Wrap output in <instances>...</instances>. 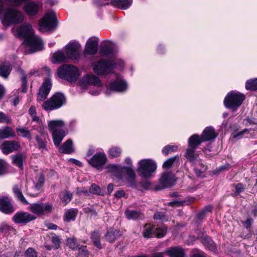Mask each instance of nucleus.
<instances>
[{
  "instance_id": "13",
  "label": "nucleus",
  "mask_w": 257,
  "mask_h": 257,
  "mask_svg": "<svg viewBox=\"0 0 257 257\" xmlns=\"http://www.w3.org/2000/svg\"><path fill=\"white\" fill-rule=\"evenodd\" d=\"M52 87V83L48 79H46L39 89L37 96V100L43 101L47 97Z\"/></svg>"
},
{
  "instance_id": "48",
  "label": "nucleus",
  "mask_w": 257,
  "mask_h": 257,
  "mask_svg": "<svg viewBox=\"0 0 257 257\" xmlns=\"http://www.w3.org/2000/svg\"><path fill=\"white\" fill-rule=\"evenodd\" d=\"M167 230V227L164 226L157 227L155 228V234L158 238H162L166 235Z\"/></svg>"
},
{
  "instance_id": "25",
  "label": "nucleus",
  "mask_w": 257,
  "mask_h": 257,
  "mask_svg": "<svg viewBox=\"0 0 257 257\" xmlns=\"http://www.w3.org/2000/svg\"><path fill=\"white\" fill-rule=\"evenodd\" d=\"M52 136L54 145L59 147L62 141L66 136V132L63 130L52 133Z\"/></svg>"
},
{
  "instance_id": "26",
  "label": "nucleus",
  "mask_w": 257,
  "mask_h": 257,
  "mask_svg": "<svg viewBox=\"0 0 257 257\" xmlns=\"http://www.w3.org/2000/svg\"><path fill=\"white\" fill-rule=\"evenodd\" d=\"M122 171L125 173L128 176L127 181L129 185L131 187H134L136 183V174L134 171L130 167H124L122 169Z\"/></svg>"
},
{
  "instance_id": "1",
  "label": "nucleus",
  "mask_w": 257,
  "mask_h": 257,
  "mask_svg": "<svg viewBox=\"0 0 257 257\" xmlns=\"http://www.w3.org/2000/svg\"><path fill=\"white\" fill-rule=\"evenodd\" d=\"M18 35L25 39V43L29 48L30 53L41 51L43 48V41L37 35L34 34L32 26L24 24L17 29Z\"/></svg>"
},
{
  "instance_id": "45",
  "label": "nucleus",
  "mask_w": 257,
  "mask_h": 257,
  "mask_svg": "<svg viewBox=\"0 0 257 257\" xmlns=\"http://www.w3.org/2000/svg\"><path fill=\"white\" fill-rule=\"evenodd\" d=\"M245 88L247 90H257V78L247 80L245 84Z\"/></svg>"
},
{
  "instance_id": "27",
  "label": "nucleus",
  "mask_w": 257,
  "mask_h": 257,
  "mask_svg": "<svg viewBox=\"0 0 257 257\" xmlns=\"http://www.w3.org/2000/svg\"><path fill=\"white\" fill-rule=\"evenodd\" d=\"M15 136V132L10 126H7L0 128V139H7Z\"/></svg>"
},
{
  "instance_id": "19",
  "label": "nucleus",
  "mask_w": 257,
  "mask_h": 257,
  "mask_svg": "<svg viewBox=\"0 0 257 257\" xmlns=\"http://www.w3.org/2000/svg\"><path fill=\"white\" fill-rule=\"evenodd\" d=\"M41 7L40 4L31 2L24 6V10L28 16H34L37 14Z\"/></svg>"
},
{
  "instance_id": "57",
  "label": "nucleus",
  "mask_w": 257,
  "mask_h": 257,
  "mask_svg": "<svg viewBox=\"0 0 257 257\" xmlns=\"http://www.w3.org/2000/svg\"><path fill=\"white\" fill-rule=\"evenodd\" d=\"M212 207L211 206H205L204 209L198 214V218L202 219L205 216V214L207 212L211 211Z\"/></svg>"
},
{
  "instance_id": "38",
  "label": "nucleus",
  "mask_w": 257,
  "mask_h": 257,
  "mask_svg": "<svg viewBox=\"0 0 257 257\" xmlns=\"http://www.w3.org/2000/svg\"><path fill=\"white\" fill-rule=\"evenodd\" d=\"M53 205L49 202H41V215H44L51 213L53 210Z\"/></svg>"
},
{
  "instance_id": "60",
  "label": "nucleus",
  "mask_w": 257,
  "mask_h": 257,
  "mask_svg": "<svg viewBox=\"0 0 257 257\" xmlns=\"http://www.w3.org/2000/svg\"><path fill=\"white\" fill-rule=\"evenodd\" d=\"M27 257H37L36 251L32 248H29L26 251Z\"/></svg>"
},
{
  "instance_id": "22",
  "label": "nucleus",
  "mask_w": 257,
  "mask_h": 257,
  "mask_svg": "<svg viewBox=\"0 0 257 257\" xmlns=\"http://www.w3.org/2000/svg\"><path fill=\"white\" fill-rule=\"evenodd\" d=\"M65 125V122L61 119H55L50 120L48 123V126L49 131L51 132H55L62 130L61 128Z\"/></svg>"
},
{
  "instance_id": "42",
  "label": "nucleus",
  "mask_w": 257,
  "mask_h": 257,
  "mask_svg": "<svg viewBox=\"0 0 257 257\" xmlns=\"http://www.w3.org/2000/svg\"><path fill=\"white\" fill-rule=\"evenodd\" d=\"M16 132L19 136L28 139L31 138V132L27 127H17Z\"/></svg>"
},
{
  "instance_id": "17",
  "label": "nucleus",
  "mask_w": 257,
  "mask_h": 257,
  "mask_svg": "<svg viewBox=\"0 0 257 257\" xmlns=\"http://www.w3.org/2000/svg\"><path fill=\"white\" fill-rule=\"evenodd\" d=\"M98 39L96 37H91L87 41L85 52L89 54L93 55L98 50Z\"/></svg>"
},
{
  "instance_id": "52",
  "label": "nucleus",
  "mask_w": 257,
  "mask_h": 257,
  "mask_svg": "<svg viewBox=\"0 0 257 257\" xmlns=\"http://www.w3.org/2000/svg\"><path fill=\"white\" fill-rule=\"evenodd\" d=\"M178 147L177 146L168 145L163 148L162 153L164 155H167L171 152L176 151Z\"/></svg>"
},
{
  "instance_id": "35",
  "label": "nucleus",
  "mask_w": 257,
  "mask_h": 257,
  "mask_svg": "<svg viewBox=\"0 0 257 257\" xmlns=\"http://www.w3.org/2000/svg\"><path fill=\"white\" fill-rule=\"evenodd\" d=\"M13 192L15 195L16 196L18 199L20 201H21L24 204H29V202L25 199L21 189L19 188V186L17 185L14 186L13 188Z\"/></svg>"
},
{
  "instance_id": "4",
  "label": "nucleus",
  "mask_w": 257,
  "mask_h": 257,
  "mask_svg": "<svg viewBox=\"0 0 257 257\" xmlns=\"http://www.w3.org/2000/svg\"><path fill=\"white\" fill-rule=\"evenodd\" d=\"M59 77L69 82L75 81L79 75L77 68L71 65L65 64L60 67L57 70Z\"/></svg>"
},
{
  "instance_id": "31",
  "label": "nucleus",
  "mask_w": 257,
  "mask_h": 257,
  "mask_svg": "<svg viewBox=\"0 0 257 257\" xmlns=\"http://www.w3.org/2000/svg\"><path fill=\"white\" fill-rule=\"evenodd\" d=\"M195 199L192 197H187L184 200H176L171 201L168 203V205L171 206H181L184 205H188L194 201Z\"/></svg>"
},
{
  "instance_id": "14",
  "label": "nucleus",
  "mask_w": 257,
  "mask_h": 257,
  "mask_svg": "<svg viewBox=\"0 0 257 257\" xmlns=\"http://www.w3.org/2000/svg\"><path fill=\"white\" fill-rule=\"evenodd\" d=\"M13 220L17 223H27L36 218L34 215L28 212H19L13 216Z\"/></svg>"
},
{
  "instance_id": "33",
  "label": "nucleus",
  "mask_w": 257,
  "mask_h": 257,
  "mask_svg": "<svg viewBox=\"0 0 257 257\" xmlns=\"http://www.w3.org/2000/svg\"><path fill=\"white\" fill-rule=\"evenodd\" d=\"M195 149L188 148L185 154L187 160L194 164L198 161V155L195 153Z\"/></svg>"
},
{
  "instance_id": "43",
  "label": "nucleus",
  "mask_w": 257,
  "mask_h": 257,
  "mask_svg": "<svg viewBox=\"0 0 257 257\" xmlns=\"http://www.w3.org/2000/svg\"><path fill=\"white\" fill-rule=\"evenodd\" d=\"M28 209L33 213L41 215V202L31 204L28 207Z\"/></svg>"
},
{
  "instance_id": "16",
  "label": "nucleus",
  "mask_w": 257,
  "mask_h": 257,
  "mask_svg": "<svg viewBox=\"0 0 257 257\" xmlns=\"http://www.w3.org/2000/svg\"><path fill=\"white\" fill-rule=\"evenodd\" d=\"M127 87V85L125 81H114L110 83L109 88H107L106 93L109 94L111 91L122 92L125 91Z\"/></svg>"
},
{
  "instance_id": "41",
  "label": "nucleus",
  "mask_w": 257,
  "mask_h": 257,
  "mask_svg": "<svg viewBox=\"0 0 257 257\" xmlns=\"http://www.w3.org/2000/svg\"><path fill=\"white\" fill-rule=\"evenodd\" d=\"M17 71L20 74L21 77V80L22 83V91L23 92H26L27 91V75L25 73L24 70H22L21 68H18Z\"/></svg>"
},
{
  "instance_id": "39",
  "label": "nucleus",
  "mask_w": 257,
  "mask_h": 257,
  "mask_svg": "<svg viewBox=\"0 0 257 257\" xmlns=\"http://www.w3.org/2000/svg\"><path fill=\"white\" fill-rule=\"evenodd\" d=\"M125 214L128 219H136L142 217V214L136 210H126L125 211Z\"/></svg>"
},
{
  "instance_id": "18",
  "label": "nucleus",
  "mask_w": 257,
  "mask_h": 257,
  "mask_svg": "<svg viewBox=\"0 0 257 257\" xmlns=\"http://www.w3.org/2000/svg\"><path fill=\"white\" fill-rule=\"evenodd\" d=\"M0 211L6 214H9L14 212V207L8 197L6 196L0 197Z\"/></svg>"
},
{
  "instance_id": "7",
  "label": "nucleus",
  "mask_w": 257,
  "mask_h": 257,
  "mask_svg": "<svg viewBox=\"0 0 257 257\" xmlns=\"http://www.w3.org/2000/svg\"><path fill=\"white\" fill-rule=\"evenodd\" d=\"M138 172L143 177L148 178L151 176L157 168L156 164L152 160H142L139 163Z\"/></svg>"
},
{
  "instance_id": "61",
  "label": "nucleus",
  "mask_w": 257,
  "mask_h": 257,
  "mask_svg": "<svg viewBox=\"0 0 257 257\" xmlns=\"http://www.w3.org/2000/svg\"><path fill=\"white\" fill-rule=\"evenodd\" d=\"M209 242H208V244L205 245L207 247H208L210 250L213 251L214 252H216L217 249L215 245L214 242L212 240H209Z\"/></svg>"
},
{
  "instance_id": "50",
  "label": "nucleus",
  "mask_w": 257,
  "mask_h": 257,
  "mask_svg": "<svg viewBox=\"0 0 257 257\" xmlns=\"http://www.w3.org/2000/svg\"><path fill=\"white\" fill-rule=\"evenodd\" d=\"M121 149L117 147H112L108 151V154L109 156L112 158H116L119 157L121 154Z\"/></svg>"
},
{
  "instance_id": "46",
  "label": "nucleus",
  "mask_w": 257,
  "mask_h": 257,
  "mask_svg": "<svg viewBox=\"0 0 257 257\" xmlns=\"http://www.w3.org/2000/svg\"><path fill=\"white\" fill-rule=\"evenodd\" d=\"M66 56L63 52L60 51H57L53 55V58L55 62H61L65 61L67 59Z\"/></svg>"
},
{
  "instance_id": "64",
  "label": "nucleus",
  "mask_w": 257,
  "mask_h": 257,
  "mask_svg": "<svg viewBox=\"0 0 257 257\" xmlns=\"http://www.w3.org/2000/svg\"><path fill=\"white\" fill-rule=\"evenodd\" d=\"M249 130L244 129L243 131L237 133L233 136V138L240 139L242 137L244 134L249 132Z\"/></svg>"
},
{
  "instance_id": "49",
  "label": "nucleus",
  "mask_w": 257,
  "mask_h": 257,
  "mask_svg": "<svg viewBox=\"0 0 257 257\" xmlns=\"http://www.w3.org/2000/svg\"><path fill=\"white\" fill-rule=\"evenodd\" d=\"M179 160V157L175 156L166 160L163 165V167L165 169H169L172 167L173 164Z\"/></svg>"
},
{
  "instance_id": "12",
  "label": "nucleus",
  "mask_w": 257,
  "mask_h": 257,
  "mask_svg": "<svg viewBox=\"0 0 257 257\" xmlns=\"http://www.w3.org/2000/svg\"><path fill=\"white\" fill-rule=\"evenodd\" d=\"M81 46L79 43H72L66 46L67 57L72 59H77L79 57Z\"/></svg>"
},
{
  "instance_id": "63",
  "label": "nucleus",
  "mask_w": 257,
  "mask_h": 257,
  "mask_svg": "<svg viewBox=\"0 0 257 257\" xmlns=\"http://www.w3.org/2000/svg\"><path fill=\"white\" fill-rule=\"evenodd\" d=\"M201 241L205 246L208 244V242H209V240H212L208 236L203 235L202 236H199Z\"/></svg>"
},
{
  "instance_id": "23",
  "label": "nucleus",
  "mask_w": 257,
  "mask_h": 257,
  "mask_svg": "<svg viewBox=\"0 0 257 257\" xmlns=\"http://www.w3.org/2000/svg\"><path fill=\"white\" fill-rule=\"evenodd\" d=\"M133 0H111L110 4L120 9L126 10L132 4Z\"/></svg>"
},
{
  "instance_id": "34",
  "label": "nucleus",
  "mask_w": 257,
  "mask_h": 257,
  "mask_svg": "<svg viewBox=\"0 0 257 257\" xmlns=\"http://www.w3.org/2000/svg\"><path fill=\"white\" fill-rule=\"evenodd\" d=\"M37 182L35 185V189L38 191L39 192L41 188L43 186L44 182H45V176L44 175L41 173L37 178ZM39 192L35 194L31 193L30 192H28L27 194L31 196H36L38 194Z\"/></svg>"
},
{
  "instance_id": "24",
  "label": "nucleus",
  "mask_w": 257,
  "mask_h": 257,
  "mask_svg": "<svg viewBox=\"0 0 257 257\" xmlns=\"http://www.w3.org/2000/svg\"><path fill=\"white\" fill-rule=\"evenodd\" d=\"M201 137L203 141H208L214 140L217 137V134L213 127H207L203 131Z\"/></svg>"
},
{
  "instance_id": "21",
  "label": "nucleus",
  "mask_w": 257,
  "mask_h": 257,
  "mask_svg": "<svg viewBox=\"0 0 257 257\" xmlns=\"http://www.w3.org/2000/svg\"><path fill=\"white\" fill-rule=\"evenodd\" d=\"M165 252L170 257H185L184 249L179 246L170 247Z\"/></svg>"
},
{
  "instance_id": "54",
  "label": "nucleus",
  "mask_w": 257,
  "mask_h": 257,
  "mask_svg": "<svg viewBox=\"0 0 257 257\" xmlns=\"http://www.w3.org/2000/svg\"><path fill=\"white\" fill-rule=\"evenodd\" d=\"M154 218L156 220H167L168 219L166 217V214L163 212H156L154 214Z\"/></svg>"
},
{
  "instance_id": "5",
  "label": "nucleus",
  "mask_w": 257,
  "mask_h": 257,
  "mask_svg": "<svg viewBox=\"0 0 257 257\" xmlns=\"http://www.w3.org/2000/svg\"><path fill=\"white\" fill-rule=\"evenodd\" d=\"M66 103L64 95L60 92L55 93L43 104V108L47 110H52L60 108Z\"/></svg>"
},
{
  "instance_id": "15",
  "label": "nucleus",
  "mask_w": 257,
  "mask_h": 257,
  "mask_svg": "<svg viewBox=\"0 0 257 257\" xmlns=\"http://www.w3.org/2000/svg\"><path fill=\"white\" fill-rule=\"evenodd\" d=\"M176 181L175 176L171 172H165L162 174L160 179V183L163 188L170 187L173 186Z\"/></svg>"
},
{
  "instance_id": "9",
  "label": "nucleus",
  "mask_w": 257,
  "mask_h": 257,
  "mask_svg": "<svg viewBox=\"0 0 257 257\" xmlns=\"http://www.w3.org/2000/svg\"><path fill=\"white\" fill-rule=\"evenodd\" d=\"M20 148V143L14 140L5 141L0 147L2 153L5 155H8L13 152L18 151Z\"/></svg>"
},
{
  "instance_id": "28",
  "label": "nucleus",
  "mask_w": 257,
  "mask_h": 257,
  "mask_svg": "<svg viewBox=\"0 0 257 257\" xmlns=\"http://www.w3.org/2000/svg\"><path fill=\"white\" fill-rule=\"evenodd\" d=\"M59 151L61 153L70 154L74 151L73 142L71 140H68L61 146L59 147Z\"/></svg>"
},
{
  "instance_id": "20",
  "label": "nucleus",
  "mask_w": 257,
  "mask_h": 257,
  "mask_svg": "<svg viewBox=\"0 0 257 257\" xmlns=\"http://www.w3.org/2000/svg\"><path fill=\"white\" fill-rule=\"evenodd\" d=\"M122 235V232L119 230L110 228L105 234V239L110 242H113L115 240Z\"/></svg>"
},
{
  "instance_id": "6",
  "label": "nucleus",
  "mask_w": 257,
  "mask_h": 257,
  "mask_svg": "<svg viewBox=\"0 0 257 257\" xmlns=\"http://www.w3.org/2000/svg\"><path fill=\"white\" fill-rule=\"evenodd\" d=\"M56 26V15L53 11L46 14L39 22V30L42 32L50 31L54 29Z\"/></svg>"
},
{
  "instance_id": "37",
  "label": "nucleus",
  "mask_w": 257,
  "mask_h": 257,
  "mask_svg": "<svg viewBox=\"0 0 257 257\" xmlns=\"http://www.w3.org/2000/svg\"><path fill=\"white\" fill-rule=\"evenodd\" d=\"M13 160V163L20 168L21 169L23 168V161L25 160L24 155L22 154H18L14 155L12 157Z\"/></svg>"
},
{
  "instance_id": "44",
  "label": "nucleus",
  "mask_w": 257,
  "mask_h": 257,
  "mask_svg": "<svg viewBox=\"0 0 257 257\" xmlns=\"http://www.w3.org/2000/svg\"><path fill=\"white\" fill-rule=\"evenodd\" d=\"M197 162L198 163L199 166H197L196 163L194 164L196 166L194 168V171L197 176L200 177L202 176V174L203 172L206 170V167H205L201 161L198 160Z\"/></svg>"
},
{
  "instance_id": "10",
  "label": "nucleus",
  "mask_w": 257,
  "mask_h": 257,
  "mask_svg": "<svg viewBox=\"0 0 257 257\" xmlns=\"http://www.w3.org/2000/svg\"><path fill=\"white\" fill-rule=\"evenodd\" d=\"M79 85L83 88H86L89 85L100 87L102 85L99 78L96 76L90 74L84 76L79 81Z\"/></svg>"
},
{
  "instance_id": "36",
  "label": "nucleus",
  "mask_w": 257,
  "mask_h": 257,
  "mask_svg": "<svg viewBox=\"0 0 257 257\" xmlns=\"http://www.w3.org/2000/svg\"><path fill=\"white\" fill-rule=\"evenodd\" d=\"M155 228L151 224H146L144 226L143 232V236L145 238H150L153 234H155Z\"/></svg>"
},
{
  "instance_id": "3",
  "label": "nucleus",
  "mask_w": 257,
  "mask_h": 257,
  "mask_svg": "<svg viewBox=\"0 0 257 257\" xmlns=\"http://www.w3.org/2000/svg\"><path fill=\"white\" fill-rule=\"evenodd\" d=\"M245 96L243 94L236 91L229 92L224 100L225 106L233 111H235L241 105Z\"/></svg>"
},
{
  "instance_id": "8",
  "label": "nucleus",
  "mask_w": 257,
  "mask_h": 257,
  "mask_svg": "<svg viewBox=\"0 0 257 257\" xmlns=\"http://www.w3.org/2000/svg\"><path fill=\"white\" fill-rule=\"evenodd\" d=\"M113 69L114 64L111 61H105L103 59L97 61L93 66L94 72L99 75L110 73Z\"/></svg>"
},
{
  "instance_id": "2",
  "label": "nucleus",
  "mask_w": 257,
  "mask_h": 257,
  "mask_svg": "<svg viewBox=\"0 0 257 257\" xmlns=\"http://www.w3.org/2000/svg\"><path fill=\"white\" fill-rule=\"evenodd\" d=\"M0 16L9 24L21 23L24 20L23 14L14 9H8L4 11V4L0 1Z\"/></svg>"
},
{
  "instance_id": "47",
  "label": "nucleus",
  "mask_w": 257,
  "mask_h": 257,
  "mask_svg": "<svg viewBox=\"0 0 257 257\" xmlns=\"http://www.w3.org/2000/svg\"><path fill=\"white\" fill-rule=\"evenodd\" d=\"M89 192L93 194L100 196H103L104 194V191L95 184H93L90 187Z\"/></svg>"
},
{
  "instance_id": "56",
  "label": "nucleus",
  "mask_w": 257,
  "mask_h": 257,
  "mask_svg": "<svg viewBox=\"0 0 257 257\" xmlns=\"http://www.w3.org/2000/svg\"><path fill=\"white\" fill-rule=\"evenodd\" d=\"M12 121L11 118L6 115L4 112H0V123H10Z\"/></svg>"
},
{
  "instance_id": "29",
  "label": "nucleus",
  "mask_w": 257,
  "mask_h": 257,
  "mask_svg": "<svg viewBox=\"0 0 257 257\" xmlns=\"http://www.w3.org/2000/svg\"><path fill=\"white\" fill-rule=\"evenodd\" d=\"M202 141H203L202 139V137L200 138L197 135H193L189 139V148L196 149Z\"/></svg>"
},
{
  "instance_id": "59",
  "label": "nucleus",
  "mask_w": 257,
  "mask_h": 257,
  "mask_svg": "<svg viewBox=\"0 0 257 257\" xmlns=\"http://www.w3.org/2000/svg\"><path fill=\"white\" fill-rule=\"evenodd\" d=\"M88 255V251L86 249V246H82L79 248L78 255L80 257H86Z\"/></svg>"
},
{
  "instance_id": "55",
  "label": "nucleus",
  "mask_w": 257,
  "mask_h": 257,
  "mask_svg": "<svg viewBox=\"0 0 257 257\" xmlns=\"http://www.w3.org/2000/svg\"><path fill=\"white\" fill-rule=\"evenodd\" d=\"M67 241L68 245L73 249L76 248L78 246L75 238H69L67 239Z\"/></svg>"
},
{
  "instance_id": "40",
  "label": "nucleus",
  "mask_w": 257,
  "mask_h": 257,
  "mask_svg": "<svg viewBox=\"0 0 257 257\" xmlns=\"http://www.w3.org/2000/svg\"><path fill=\"white\" fill-rule=\"evenodd\" d=\"M100 233L98 231H94L91 233V238L94 245L98 249L102 248V245L100 241Z\"/></svg>"
},
{
  "instance_id": "62",
  "label": "nucleus",
  "mask_w": 257,
  "mask_h": 257,
  "mask_svg": "<svg viewBox=\"0 0 257 257\" xmlns=\"http://www.w3.org/2000/svg\"><path fill=\"white\" fill-rule=\"evenodd\" d=\"M52 242L55 246V248L57 249L59 247L60 242V238L57 236H54L52 237Z\"/></svg>"
},
{
  "instance_id": "51",
  "label": "nucleus",
  "mask_w": 257,
  "mask_h": 257,
  "mask_svg": "<svg viewBox=\"0 0 257 257\" xmlns=\"http://www.w3.org/2000/svg\"><path fill=\"white\" fill-rule=\"evenodd\" d=\"M72 197V194L68 191H65L63 192L60 195V198L61 200L65 202L66 204L68 203L70 201Z\"/></svg>"
},
{
  "instance_id": "30",
  "label": "nucleus",
  "mask_w": 257,
  "mask_h": 257,
  "mask_svg": "<svg viewBox=\"0 0 257 257\" xmlns=\"http://www.w3.org/2000/svg\"><path fill=\"white\" fill-rule=\"evenodd\" d=\"M12 70L11 65L9 62H5L0 65V76L7 78Z\"/></svg>"
},
{
  "instance_id": "11",
  "label": "nucleus",
  "mask_w": 257,
  "mask_h": 257,
  "mask_svg": "<svg viewBox=\"0 0 257 257\" xmlns=\"http://www.w3.org/2000/svg\"><path fill=\"white\" fill-rule=\"evenodd\" d=\"M106 160V156L104 153H99L95 154L89 160H88V162L92 167L98 169L105 165Z\"/></svg>"
},
{
  "instance_id": "58",
  "label": "nucleus",
  "mask_w": 257,
  "mask_h": 257,
  "mask_svg": "<svg viewBox=\"0 0 257 257\" xmlns=\"http://www.w3.org/2000/svg\"><path fill=\"white\" fill-rule=\"evenodd\" d=\"M235 194L236 195L243 192L245 189V185L242 183H238L235 186Z\"/></svg>"
},
{
  "instance_id": "32",
  "label": "nucleus",
  "mask_w": 257,
  "mask_h": 257,
  "mask_svg": "<svg viewBox=\"0 0 257 257\" xmlns=\"http://www.w3.org/2000/svg\"><path fill=\"white\" fill-rule=\"evenodd\" d=\"M78 211L75 209H70L67 210L64 214L63 219L65 222H69L74 221L77 216Z\"/></svg>"
},
{
  "instance_id": "53",
  "label": "nucleus",
  "mask_w": 257,
  "mask_h": 257,
  "mask_svg": "<svg viewBox=\"0 0 257 257\" xmlns=\"http://www.w3.org/2000/svg\"><path fill=\"white\" fill-rule=\"evenodd\" d=\"M7 163L5 160L0 159V176L7 173Z\"/></svg>"
}]
</instances>
